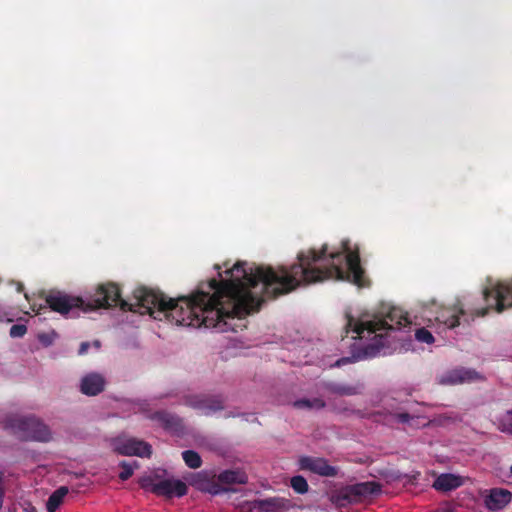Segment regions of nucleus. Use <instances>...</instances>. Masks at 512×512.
Wrapping results in <instances>:
<instances>
[{"label":"nucleus","instance_id":"21","mask_svg":"<svg viewBox=\"0 0 512 512\" xmlns=\"http://www.w3.org/2000/svg\"><path fill=\"white\" fill-rule=\"evenodd\" d=\"M68 494V488L66 486H61L56 489L48 498L47 501V510L49 512H54L63 502L64 497Z\"/></svg>","mask_w":512,"mask_h":512},{"label":"nucleus","instance_id":"27","mask_svg":"<svg viewBox=\"0 0 512 512\" xmlns=\"http://www.w3.org/2000/svg\"><path fill=\"white\" fill-rule=\"evenodd\" d=\"M501 430L512 434V411H508L501 420Z\"/></svg>","mask_w":512,"mask_h":512},{"label":"nucleus","instance_id":"8","mask_svg":"<svg viewBox=\"0 0 512 512\" xmlns=\"http://www.w3.org/2000/svg\"><path fill=\"white\" fill-rule=\"evenodd\" d=\"M380 492L381 485L378 482L367 481L344 487L340 491L339 497L347 502H358L364 497L375 495Z\"/></svg>","mask_w":512,"mask_h":512},{"label":"nucleus","instance_id":"25","mask_svg":"<svg viewBox=\"0 0 512 512\" xmlns=\"http://www.w3.org/2000/svg\"><path fill=\"white\" fill-rule=\"evenodd\" d=\"M120 467L122 471L119 473V478L122 481H126L133 475L134 467H137V464L134 462V465H132L126 461H122L120 462Z\"/></svg>","mask_w":512,"mask_h":512},{"label":"nucleus","instance_id":"6","mask_svg":"<svg viewBox=\"0 0 512 512\" xmlns=\"http://www.w3.org/2000/svg\"><path fill=\"white\" fill-rule=\"evenodd\" d=\"M183 404L209 416L224 409V398L220 395L190 394L183 397Z\"/></svg>","mask_w":512,"mask_h":512},{"label":"nucleus","instance_id":"22","mask_svg":"<svg viewBox=\"0 0 512 512\" xmlns=\"http://www.w3.org/2000/svg\"><path fill=\"white\" fill-rule=\"evenodd\" d=\"M326 406V403L321 398H313V399H299L293 402V407L297 409H307V410H320Z\"/></svg>","mask_w":512,"mask_h":512},{"label":"nucleus","instance_id":"26","mask_svg":"<svg viewBox=\"0 0 512 512\" xmlns=\"http://www.w3.org/2000/svg\"><path fill=\"white\" fill-rule=\"evenodd\" d=\"M415 338L419 342L426 344H432L434 342V337L431 332L423 327L416 330Z\"/></svg>","mask_w":512,"mask_h":512},{"label":"nucleus","instance_id":"17","mask_svg":"<svg viewBox=\"0 0 512 512\" xmlns=\"http://www.w3.org/2000/svg\"><path fill=\"white\" fill-rule=\"evenodd\" d=\"M247 475L240 470H225L221 472L217 480L221 484H245L247 482Z\"/></svg>","mask_w":512,"mask_h":512},{"label":"nucleus","instance_id":"34","mask_svg":"<svg viewBox=\"0 0 512 512\" xmlns=\"http://www.w3.org/2000/svg\"><path fill=\"white\" fill-rule=\"evenodd\" d=\"M433 512H454L452 508L448 507V506H443V507H439L437 508L436 510H434Z\"/></svg>","mask_w":512,"mask_h":512},{"label":"nucleus","instance_id":"30","mask_svg":"<svg viewBox=\"0 0 512 512\" xmlns=\"http://www.w3.org/2000/svg\"><path fill=\"white\" fill-rule=\"evenodd\" d=\"M3 483H4V473L2 471H0V510L3 507L4 496H5V489H4Z\"/></svg>","mask_w":512,"mask_h":512},{"label":"nucleus","instance_id":"36","mask_svg":"<svg viewBox=\"0 0 512 512\" xmlns=\"http://www.w3.org/2000/svg\"><path fill=\"white\" fill-rule=\"evenodd\" d=\"M23 288H24V287H23V284H21V283H17V291H18V292H22Z\"/></svg>","mask_w":512,"mask_h":512},{"label":"nucleus","instance_id":"12","mask_svg":"<svg viewBox=\"0 0 512 512\" xmlns=\"http://www.w3.org/2000/svg\"><path fill=\"white\" fill-rule=\"evenodd\" d=\"M188 487L181 480L165 479L155 484L152 487V493L157 496H164L167 499L173 497H183L187 494Z\"/></svg>","mask_w":512,"mask_h":512},{"label":"nucleus","instance_id":"16","mask_svg":"<svg viewBox=\"0 0 512 512\" xmlns=\"http://www.w3.org/2000/svg\"><path fill=\"white\" fill-rule=\"evenodd\" d=\"M463 484L461 477L450 473L439 475L434 483L433 488L437 491L448 492L460 487Z\"/></svg>","mask_w":512,"mask_h":512},{"label":"nucleus","instance_id":"15","mask_svg":"<svg viewBox=\"0 0 512 512\" xmlns=\"http://www.w3.org/2000/svg\"><path fill=\"white\" fill-rule=\"evenodd\" d=\"M150 419L159 423V425L168 431L178 432L183 428L182 419L171 412L161 410L152 413Z\"/></svg>","mask_w":512,"mask_h":512},{"label":"nucleus","instance_id":"29","mask_svg":"<svg viewBox=\"0 0 512 512\" xmlns=\"http://www.w3.org/2000/svg\"><path fill=\"white\" fill-rule=\"evenodd\" d=\"M153 478L150 476L143 477L139 480V485L142 489L152 492V487L155 486Z\"/></svg>","mask_w":512,"mask_h":512},{"label":"nucleus","instance_id":"24","mask_svg":"<svg viewBox=\"0 0 512 512\" xmlns=\"http://www.w3.org/2000/svg\"><path fill=\"white\" fill-rule=\"evenodd\" d=\"M290 485L292 489L298 494H305L309 489L307 480L301 475L293 476L290 480Z\"/></svg>","mask_w":512,"mask_h":512},{"label":"nucleus","instance_id":"1","mask_svg":"<svg viewBox=\"0 0 512 512\" xmlns=\"http://www.w3.org/2000/svg\"><path fill=\"white\" fill-rule=\"evenodd\" d=\"M342 251L329 254L331 264L319 263L327 255V245L319 251L310 248L297 254V262L285 266L247 267L246 262H236L225 270L226 277L201 283L190 296L176 299L162 292L139 287L134 290L135 303L121 298L111 301L123 311L163 314L177 326L215 328L219 332H236L245 327L242 321L259 311L265 299H274L288 294L298 287L308 286L327 279L348 280V240L342 242Z\"/></svg>","mask_w":512,"mask_h":512},{"label":"nucleus","instance_id":"19","mask_svg":"<svg viewBox=\"0 0 512 512\" xmlns=\"http://www.w3.org/2000/svg\"><path fill=\"white\" fill-rule=\"evenodd\" d=\"M364 389L363 384L357 383L355 385L350 384H333L329 386V390L340 396H353L360 394Z\"/></svg>","mask_w":512,"mask_h":512},{"label":"nucleus","instance_id":"23","mask_svg":"<svg viewBox=\"0 0 512 512\" xmlns=\"http://www.w3.org/2000/svg\"><path fill=\"white\" fill-rule=\"evenodd\" d=\"M182 458L189 468L197 469L202 465V459L200 455L194 450L183 451Z\"/></svg>","mask_w":512,"mask_h":512},{"label":"nucleus","instance_id":"4","mask_svg":"<svg viewBox=\"0 0 512 512\" xmlns=\"http://www.w3.org/2000/svg\"><path fill=\"white\" fill-rule=\"evenodd\" d=\"M345 317L346 334L349 332L355 333L356 336H354L353 339L369 338L372 337V335H374V338L379 337L382 339V331L401 329L410 324L406 313L398 307L390 308L382 319L356 320L349 312L345 313ZM377 343L383 346L381 340Z\"/></svg>","mask_w":512,"mask_h":512},{"label":"nucleus","instance_id":"37","mask_svg":"<svg viewBox=\"0 0 512 512\" xmlns=\"http://www.w3.org/2000/svg\"><path fill=\"white\" fill-rule=\"evenodd\" d=\"M5 317V313L0 309V321H2Z\"/></svg>","mask_w":512,"mask_h":512},{"label":"nucleus","instance_id":"10","mask_svg":"<svg viewBox=\"0 0 512 512\" xmlns=\"http://www.w3.org/2000/svg\"><path fill=\"white\" fill-rule=\"evenodd\" d=\"M299 466L302 470H308L323 477H335L338 469L321 457L303 456L299 459Z\"/></svg>","mask_w":512,"mask_h":512},{"label":"nucleus","instance_id":"11","mask_svg":"<svg viewBox=\"0 0 512 512\" xmlns=\"http://www.w3.org/2000/svg\"><path fill=\"white\" fill-rule=\"evenodd\" d=\"M484 505L490 511H499L512 501V493L504 488H491L482 492Z\"/></svg>","mask_w":512,"mask_h":512},{"label":"nucleus","instance_id":"18","mask_svg":"<svg viewBox=\"0 0 512 512\" xmlns=\"http://www.w3.org/2000/svg\"><path fill=\"white\" fill-rule=\"evenodd\" d=\"M382 476L386 483L402 482L404 485H406L414 484L418 480L420 473L416 472L414 474H402L398 471H387L383 473Z\"/></svg>","mask_w":512,"mask_h":512},{"label":"nucleus","instance_id":"32","mask_svg":"<svg viewBox=\"0 0 512 512\" xmlns=\"http://www.w3.org/2000/svg\"><path fill=\"white\" fill-rule=\"evenodd\" d=\"M89 347H90V343H89V342H82V343L80 344V347H79V351H78V353H79L80 355H84V354H86V353H87V351H88V349H89Z\"/></svg>","mask_w":512,"mask_h":512},{"label":"nucleus","instance_id":"28","mask_svg":"<svg viewBox=\"0 0 512 512\" xmlns=\"http://www.w3.org/2000/svg\"><path fill=\"white\" fill-rule=\"evenodd\" d=\"M27 332V327L24 324H14L10 328L9 334L12 338L23 337Z\"/></svg>","mask_w":512,"mask_h":512},{"label":"nucleus","instance_id":"13","mask_svg":"<svg viewBox=\"0 0 512 512\" xmlns=\"http://www.w3.org/2000/svg\"><path fill=\"white\" fill-rule=\"evenodd\" d=\"M482 379L480 374L473 369L458 368L448 371L442 376L440 383L447 385H457L465 382H472Z\"/></svg>","mask_w":512,"mask_h":512},{"label":"nucleus","instance_id":"14","mask_svg":"<svg viewBox=\"0 0 512 512\" xmlns=\"http://www.w3.org/2000/svg\"><path fill=\"white\" fill-rule=\"evenodd\" d=\"M105 378L96 372H91L82 377L80 391L87 396H96L105 389Z\"/></svg>","mask_w":512,"mask_h":512},{"label":"nucleus","instance_id":"2","mask_svg":"<svg viewBox=\"0 0 512 512\" xmlns=\"http://www.w3.org/2000/svg\"><path fill=\"white\" fill-rule=\"evenodd\" d=\"M484 307H466L454 306L441 308L437 312L435 320L447 328H455L460 324V316L464 321H473L477 317L485 316L490 310L501 313L508 308H512V278L500 281L491 288L483 290Z\"/></svg>","mask_w":512,"mask_h":512},{"label":"nucleus","instance_id":"31","mask_svg":"<svg viewBox=\"0 0 512 512\" xmlns=\"http://www.w3.org/2000/svg\"><path fill=\"white\" fill-rule=\"evenodd\" d=\"M395 419L400 423H408L411 419V416L406 412H401L395 414Z\"/></svg>","mask_w":512,"mask_h":512},{"label":"nucleus","instance_id":"33","mask_svg":"<svg viewBox=\"0 0 512 512\" xmlns=\"http://www.w3.org/2000/svg\"><path fill=\"white\" fill-rule=\"evenodd\" d=\"M39 340L45 345H49L51 343L49 337L45 334L39 335Z\"/></svg>","mask_w":512,"mask_h":512},{"label":"nucleus","instance_id":"35","mask_svg":"<svg viewBox=\"0 0 512 512\" xmlns=\"http://www.w3.org/2000/svg\"><path fill=\"white\" fill-rule=\"evenodd\" d=\"M93 346H94L96 349H99V348L101 347V343H100V341H99V340H95V341L93 342Z\"/></svg>","mask_w":512,"mask_h":512},{"label":"nucleus","instance_id":"3","mask_svg":"<svg viewBox=\"0 0 512 512\" xmlns=\"http://www.w3.org/2000/svg\"><path fill=\"white\" fill-rule=\"evenodd\" d=\"M43 294L46 305L39 307L38 314L40 310L49 308L62 316L76 317L80 312L87 313L96 309L109 308L111 301H116L119 298V286L115 283L101 284L88 301L60 290H49Z\"/></svg>","mask_w":512,"mask_h":512},{"label":"nucleus","instance_id":"38","mask_svg":"<svg viewBox=\"0 0 512 512\" xmlns=\"http://www.w3.org/2000/svg\"><path fill=\"white\" fill-rule=\"evenodd\" d=\"M226 417H235V415L232 414V413H229V414L226 415Z\"/></svg>","mask_w":512,"mask_h":512},{"label":"nucleus","instance_id":"7","mask_svg":"<svg viewBox=\"0 0 512 512\" xmlns=\"http://www.w3.org/2000/svg\"><path fill=\"white\" fill-rule=\"evenodd\" d=\"M113 448L116 453L125 456L150 457L152 454L150 444L135 438L115 439Z\"/></svg>","mask_w":512,"mask_h":512},{"label":"nucleus","instance_id":"9","mask_svg":"<svg viewBox=\"0 0 512 512\" xmlns=\"http://www.w3.org/2000/svg\"><path fill=\"white\" fill-rule=\"evenodd\" d=\"M292 507L291 501L282 497H270L246 502L247 512H286Z\"/></svg>","mask_w":512,"mask_h":512},{"label":"nucleus","instance_id":"5","mask_svg":"<svg viewBox=\"0 0 512 512\" xmlns=\"http://www.w3.org/2000/svg\"><path fill=\"white\" fill-rule=\"evenodd\" d=\"M10 426L25 439L47 442L51 432L47 425L35 417H18L10 420Z\"/></svg>","mask_w":512,"mask_h":512},{"label":"nucleus","instance_id":"20","mask_svg":"<svg viewBox=\"0 0 512 512\" xmlns=\"http://www.w3.org/2000/svg\"><path fill=\"white\" fill-rule=\"evenodd\" d=\"M380 346H372L368 345L366 346L358 355H353L352 358L350 357H343L339 360H337L336 365L341 366L350 362H354L359 359H363L366 357H373L376 355L377 352H379Z\"/></svg>","mask_w":512,"mask_h":512}]
</instances>
